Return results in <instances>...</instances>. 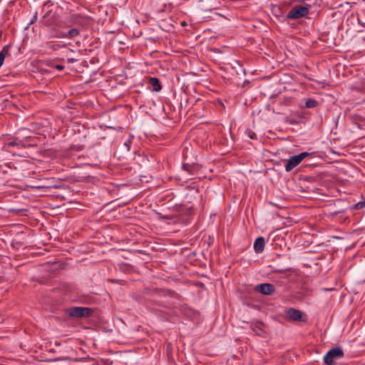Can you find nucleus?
<instances>
[{"label":"nucleus","mask_w":365,"mask_h":365,"mask_svg":"<svg viewBox=\"0 0 365 365\" xmlns=\"http://www.w3.org/2000/svg\"><path fill=\"white\" fill-rule=\"evenodd\" d=\"M309 13V7L302 5H296L288 12L287 18L289 19H297L306 16Z\"/></svg>","instance_id":"f257e3e1"},{"label":"nucleus","mask_w":365,"mask_h":365,"mask_svg":"<svg viewBox=\"0 0 365 365\" xmlns=\"http://www.w3.org/2000/svg\"><path fill=\"white\" fill-rule=\"evenodd\" d=\"M344 356V351L340 347H335L330 349L324 356V361L327 365H334V360Z\"/></svg>","instance_id":"f03ea898"},{"label":"nucleus","mask_w":365,"mask_h":365,"mask_svg":"<svg viewBox=\"0 0 365 365\" xmlns=\"http://www.w3.org/2000/svg\"><path fill=\"white\" fill-rule=\"evenodd\" d=\"M93 313V309L88 307H75L68 310V314L73 317H88Z\"/></svg>","instance_id":"7ed1b4c3"},{"label":"nucleus","mask_w":365,"mask_h":365,"mask_svg":"<svg viewBox=\"0 0 365 365\" xmlns=\"http://www.w3.org/2000/svg\"><path fill=\"white\" fill-rule=\"evenodd\" d=\"M287 317L289 320L293 322H306L307 316L300 310L289 308L286 312Z\"/></svg>","instance_id":"20e7f679"},{"label":"nucleus","mask_w":365,"mask_h":365,"mask_svg":"<svg viewBox=\"0 0 365 365\" xmlns=\"http://www.w3.org/2000/svg\"><path fill=\"white\" fill-rule=\"evenodd\" d=\"M254 290L256 292L260 293L263 295H271L276 291L275 287L269 283H262L257 284L254 287Z\"/></svg>","instance_id":"39448f33"},{"label":"nucleus","mask_w":365,"mask_h":365,"mask_svg":"<svg viewBox=\"0 0 365 365\" xmlns=\"http://www.w3.org/2000/svg\"><path fill=\"white\" fill-rule=\"evenodd\" d=\"M7 147H21L25 148L26 143L24 139L15 136L7 140L4 144V148L6 149Z\"/></svg>","instance_id":"423d86ee"},{"label":"nucleus","mask_w":365,"mask_h":365,"mask_svg":"<svg viewBox=\"0 0 365 365\" xmlns=\"http://www.w3.org/2000/svg\"><path fill=\"white\" fill-rule=\"evenodd\" d=\"M300 163L301 160H299V158H298L297 155L291 156L285 165V170L287 172H290Z\"/></svg>","instance_id":"0eeeda50"},{"label":"nucleus","mask_w":365,"mask_h":365,"mask_svg":"<svg viewBox=\"0 0 365 365\" xmlns=\"http://www.w3.org/2000/svg\"><path fill=\"white\" fill-rule=\"evenodd\" d=\"M265 245L264 239L263 237H257L254 242V250L256 253H262L264 251Z\"/></svg>","instance_id":"6e6552de"},{"label":"nucleus","mask_w":365,"mask_h":365,"mask_svg":"<svg viewBox=\"0 0 365 365\" xmlns=\"http://www.w3.org/2000/svg\"><path fill=\"white\" fill-rule=\"evenodd\" d=\"M149 83L152 86V90L155 92H158L162 89L160 81L158 78L151 77L149 79Z\"/></svg>","instance_id":"1a4fd4ad"},{"label":"nucleus","mask_w":365,"mask_h":365,"mask_svg":"<svg viewBox=\"0 0 365 365\" xmlns=\"http://www.w3.org/2000/svg\"><path fill=\"white\" fill-rule=\"evenodd\" d=\"M80 34V31L78 29L73 28L67 31L68 38H73L74 37L78 36Z\"/></svg>","instance_id":"9d476101"},{"label":"nucleus","mask_w":365,"mask_h":365,"mask_svg":"<svg viewBox=\"0 0 365 365\" xmlns=\"http://www.w3.org/2000/svg\"><path fill=\"white\" fill-rule=\"evenodd\" d=\"M317 105H318V102L316 100L312 99V98H308L305 101V106L307 108H315L316 106H317Z\"/></svg>","instance_id":"9b49d317"},{"label":"nucleus","mask_w":365,"mask_h":365,"mask_svg":"<svg viewBox=\"0 0 365 365\" xmlns=\"http://www.w3.org/2000/svg\"><path fill=\"white\" fill-rule=\"evenodd\" d=\"M182 168L188 172L191 175H195V173H194V170H195L196 168V166L195 165H188V164H183L182 165Z\"/></svg>","instance_id":"f8f14e48"},{"label":"nucleus","mask_w":365,"mask_h":365,"mask_svg":"<svg viewBox=\"0 0 365 365\" xmlns=\"http://www.w3.org/2000/svg\"><path fill=\"white\" fill-rule=\"evenodd\" d=\"M66 45L65 44H63V45H61V44H57V43H54L53 42H50L48 43V47L51 49H53V51H56L61 48H63V47H65Z\"/></svg>","instance_id":"ddd939ff"},{"label":"nucleus","mask_w":365,"mask_h":365,"mask_svg":"<svg viewBox=\"0 0 365 365\" xmlns=\"http://www.w3.org/2000/svg\"><path fill=\"white\" fill-rule=\"evenodd\" d=\"M298 158H299V160H301V162L307 157H308L309 155V153L308 152H303V153H301L299 155H297Z\"/></svg>","instance_id":"4468645a"},{"label":"nucleus","mask_w":365,"mask_h":365,"mask_svg":"<svg viewBox=\"0 0 365 365\" xmlns=\"http://www.w3.org/2000/svg\"><path fill=\"white\" fill-rule=\"evenodd\" d=\"M247 136L251 139H255L257 138V135L251 130H248L247 131Z\"/></svg>","instance_id":"2eb2a0df"},{"label":"nucleus","mask_w":365,"mask_h":365,"mask_svg":"<svg viewBox=\"0 0 365 365\" xmlns=\"http://www.w3.org/2000/svg\"><path fill=\"white\" fill-rule=\"evenodd\" d=\"M56 38H68L67 32L60 31L58 33V34L56 36Z\"/></svg>","instance_id":"dca6fc26"},{"label":"nucleus","mask_w":365,"mask_h":365,"mask_svg":"<svg viewBox=\"0 0 365 365\" xmlns=\"http://www.w3.org/2000/svg\"><path fill=\"white\" fill-rule=\"evenodd\" d=\"M363 207H365V200L364 201H361V202H358L356 205V209H361Z\"/></svg>","instance_id":"f3484780"},{"label":"nucleus","mask_w":365,"mask_h":365,"mask_svg":"<svg viewBox=\"0 0 365 365\" xmlns=\"http://www.w3.org/2000/svg\"><path fill=\"white\" fill-rule=\"evenodd\" d=\"M130 141H128V142H125L124 143V145L127 148V150H130V146H129V144H130Z\"/></svg>","instance_id":"a211bd4d"},{"label":"nucleus","mask_w":365,"mask_h":365,"mask_svg":"<svg viewBox=\"0 0 365 365\" xmlns=\"http://www.w3.org/2000/svg\"><path fill=\"white\" fill-rule=\"evenodd\" d=\"M56 68L58 70L61 71V70H63V69L64 68V66H61V65H57V66H56Z\"/></svg>","instance_id":"6ab92c4d"},{"label":"nucleus","mask_w":365,"mask_h":365,"mask_svg":"<svg viewBox=\"0 0 365 365\" xmlns=\"http://www.w3.org/2000/svg\"><path fill=\"white\" fill-rule=\"evenodd\" d=\"M288 270V269H277L275 272H279V273H283L285 271Z\"/></svg>","instance_id":"aec40b11"},{"label":"nucleus","mask_w":365,"mask_h":365,"mask_svg":"<svg viewBox=\"0 0 365 365\" xmlns=\"http://www.w3.org/2000/svg\"><path fill=\"white\" fill-rule=\"evenodd\" d=\"M170 296H174V295H176V293L174 292H169Z\"/></svg>","instance_id":"412c9836"},{"label":"nucleus","mask_w":365,"mask_h":365,"mask_svg":"<svg viewBox=\"0 0 365 365\" xmlns=\"http://www.w3.org/2000/svg\"><path fill=\"white\" fill-rule=\"evenodd\" d=\"M11 165H12L11 163H9L6 164V166H8L9 168H11Z\"/></svg>","instance_id":"4be33fe9"},{"label":"nucleus","mask_w":365,"mask_h":365,"mask_svg":"<svg viewBox=\"0 0 365 365\" xmlns=\"http://www.w3.org/2000/svg\"><path fill=\"white\" fill-rule=\"evenodd\" d=\"M68 61H69V62H73V59H72V58H71V59H68Z\"/></svg>","instance_id":"5701e85b"},{"label":"nucleus","mask_w":365,"mask_h":365,"mask_svg":"<svg viewBox=\"0 0 365 365\" xmlns=\"http://www.w3.org/2000/svg\"><path fill=\"white\" fill-rule=\"evenodd\" d=\"M164 217L166 218V219H170V217H168L167 216H165Z\"/></svg>","instance_id":"b1692460"}]
</instances>
